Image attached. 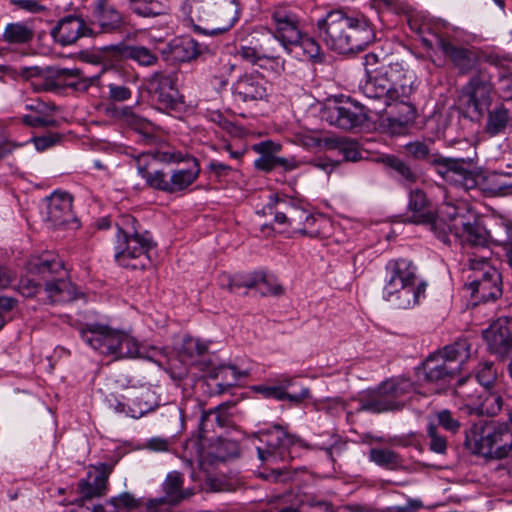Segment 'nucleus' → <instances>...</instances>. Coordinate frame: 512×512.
I'll return each mask as SVG.
<instances>
[{"mask_svg":"<svg viewBox=\"0 0 512 512\" xmlns=\"http://www.w3.org/2000/svg\"><path fill=\"white\" fill-rule=\"evenodd\" d=\"M370 115L361 104L332 105L322 111L323 119L330 125L344 130L362 127L370 119Z\"/></svg>","mask_w":512,"mask_h":512,"instance_id":"obj_19","label":"nucleus"},{"mask_svg":"<svg viewBox=\"0 0 512 512\" xmlns=\"http://www.w3.org/2000/svg\"><path fill=\"white\" fill-rule=\"evenodd\" d=\"M111 472L112 467L105 463L94 467L93 471L89 472V478L93 477V479L91 481L81 480L79 482V489L83 497L91 499L103 495Z\"/></svg>","mask_w":512,"mask_h":512,"instance_id":"obj_31","label":"nucleus"},{"mask_svg":"<svg viewBox=\"0 0 512 512\" xmlns=\"http://www.w3.org/2000/svg\"><path fill=\"white\" fill-rule=\"evenodd\" d=\"M34 38V28L28 22L8 23L3 31L2 40L11 45H23Z\"/></svg>","mask_w":512,"mask_h":512,"instance_id":"obj_37","label":"nucleus"},{"mask_svg":"<svg viewBox=\"0 0 512 512\" xmlns=\"http://www.w3.org/2000/svg\"><path fill=\"white\" fill-rule=\"evenodd\" d=\"M133 3L132 10L143 17H155L162 14V6L154 0H129Z\"/></svg>","mask_w":512,"mask_h":512,"instance_id":"obj_54","label":"nucleus"},{"mask_svg":"<svg viewBox=\"0 0 512 512\" xmlns=\"http://www.w3.org/2000/svg\"><path fill=\"white\" fill-rule=\"evenodd\" d=\"M461 92L467 98V108L483 117L493 101L492 76L485 69H478L462 87Z\"/></svg>","mask_w":512,"mask_h":512,"instance_id":"obj_15","label":"nucleus"},{"mask_svg":"<svg viewBox=\"0 0 512 512\" xmlns=\"http://www.w3.org/2000/svg\"><path fill=\"white\" fill-rule=\"evenodd\" d=\"M248 280L253 282L250 288H255L262 296H277L283 293V287L262 271L249 273Z\"/></svg>","mask_w":512,"mask_h":512,"instance_id":"obj_48","label":"nucleus"},{"mask_svg":"<svg viewBox=\"0 0 512 512\" xmlns=\"http://www.w3.org/2000/svg\"><path fill=\"white\" fill-rule=\"evenodd\" d=\"M384 76L388 77L389 92L387 93V107L401 105L404 107L405 118L411 119L415 115V107L410 102V96L414 92L412 76L402 63H389L384 68Z\"/></svg>","mask_w":512,"mask_h":512,"instance_id":"obj_11","label":"nucleus"},{"mask_svg":"<svg viewBox=\"0 0 512 512\" xmlns=\"http://www.w3.org/2000/svg\"><path fill=\"white\" fill-rule=\"evenodd\" d=\"M413 390V383L407 378H391L382 382L377 388L368 390L356 399L357 413L369 412L379 414L400 410L404 402L401 398Z\"/></svg>","mask_w":512,"mask_h":512,"instance_id":"obj_9","label":"nucleus"},{"mask_svg":"<svg viewBox=\"0 0 512 512\" xmlns=\"http://www.w3.org/2000/svg\"><path fill=\"white\" fill-rule=\"evenodd\" d=\"M110 49L115 55L122 59H130L140 66H153L158 61V56L154 50L140 45H112Z\"/></svg>","mask_w":512,"mask_h":512,"instance_id":"obj_33","label":"nucleus"},{"mask_svg":"<svg viewBox=\"0 0 512 512\" xmlns=\"http://www.w3.org/2000/svg\"><path fill=\"white\" fill-rule=\"evenodd\" d=\"M266 208L274 214V221L279 225L289 227L293 232L301 235L316 234V230L302 228L304 221H314V215L305 210L301 203L285 194H271Z\"/></svg>","mask_w":512,"mask_h":512,"instance_id":"obj_10","label":"nucleus"},{"mask_svg":"<svg viewBox=\"0 0 512 512\" xmlns=\"http://www.w3.org/2000/svg\"><path fill=\"white\" fill-rule=\"evenodd\" d=\"M235 66L231 55L222 54L213 60L210 70L213 78L218 81L221 87H224L228 84L229 77L233 73Z\"/></svg>","mask_w":512,"mask_h":512,"instance_id":"obj_47","label":"nucleus"},{"mask_svg":"<svg viewBox=\"0 0 512 512\" xmlns=\"http://www.w3.org/2000/svg\"><path fill=\"white\" fill-rule=\"evenodd\" d=\"M31 275L44 281L43 291L49 303H68L78 298L76 286L67 277L62 260L46 255L29 261Z\"/></svg>","mask_w":512,"mask_h":512,"instance_id":"obj_8","label":"nucleus"},{"mask_svg":"<svg viewBox=\"0 0 512 512\" xmlns=\"http://www.w3.org/2000/svg\"><path fill=\"white\" fill-rule=\"evenodd\" d=\"M155 407L154 395L150 390L138 391L128 398L127 416L138 419L154 410Z\"/></svg>","mask_w":512,"mask_h":512,"instance_id":"obj_38","label":"nucleus"},{"mask_svg":"<svg viewBox=\"0 0 512 512\" xmlns=\"http://www.w3.org/2000/svg\"><path fill=\"white\" fill-rule=\"evenodd\" d=\"M81 338L94 350L113 359L142 357L138 342L126 332L99 323L82 325Z\"/></svg>","mask_w":512,"mask_h":512,"instance_id":"obj_7","label":"nucleus"},{"mask_svg":"<svg viewBox=\"0 0 512 512\" xmlns=\"http://www.w3.org/2000/svg\"><path fill=\"white\" fill-rule=\"evenodd\" d=\"M194 31L204 35L227 32L238 21L239 0H185Z\"/></svg>","mask_w":512,"mask_h":512,"instance_id":"obj_3","label":"nucleus"},{"mask_svg":"<svg viewBox=\"0 0 512 512\" xmlns=\"http://www.w3.org/2000/svg\"><path fill=\"white\" fill-rule=\"evenodd\" d=\"M16 304L17 301L14 298L0 296V330L4 327L8 314Z\"/></svg>","mask_w":512,"mask_h":512,"instance_id":"obj_64","label":"nucleus"},{"mask_svg":"<svg viewBox=\"0 0 512 512\" xmlns=\"http://www.w3.org/2000/svg\"><path fill=\"white\" fill-rule=\"evenodd\" d=\"M251 42L256 47L258 54L263 60H275L279 57V47L282 45L274 34L252 37Z\"/></svg>","mask_w":512,"mask_h":512,"instance_id":"obj_49","label":"nucleus"},{"mask_svg":"<svg viewBox=\"0 0 512 512\" xmlns=\"http://www.w3.org/2000/svg\"><path fill=\"white\" fill-rule=\"evenodd\" d=\"M23 122L31 127H56L58 122L53 118L45 116V114L25 115Z\"/></svg>","mask_w":512,"mask_h":512,"instance_id":"obj_61","label":"nucleus"},{"mask_svg":"<svg viewBox=\"0 0 512 512\" xmlns=\"http://www.w3.org/2000/svg\"><path fill=\"white\" fill-rule=\"evenodd\" d=\"M324 146L328 149L338 150L346 161L356 162L362 157L358 142L348 137L325 138Z\"/></svg>","mask_w":512,"mask_h":512,"instance_id":"obj_40","label":"nucleus"},{"mask_svg":"<svg viewBox=\"0 0 512 512\" xmlns=\"http://www.w3.org/2000/svg\"><path fill=\"white\" fill-rule=\"evenodd\" d=\"M464 445L473 454L502 459L512 451V431L505 424L480 420L465 431Z\"/></svg>","mask_w":512,"mask_h":512,"instance_id":"obj_5","label":"nucleus"},{"mask_svg":"<svg viewBox=\"0 0 512 512\" xmlns=\"http://www.w3.org/2000/svg\"><path fill=\"white\" fill-rule=\"evenodd\" d=\"M427 436L429 438V450L433 453L445 455L448 449L447 439L438 431V427L434 423L427 426Z\"/></svg>","mask_w":512,"mask_h":512,"instance_id":"obj_53","label":"nucleus"},{"mask_svg":"<svg viewBox=\"0 0 512 512\" xmlns=\"http://www.w3.org/2000/svg\"><path fill=\"white\" fill-rule=\"evenodd\" d=\"M492 353L505 355L512 349V317L499 318L483 332Z\"/></svg>","mask_w":512,"mask_h":512,"instance_id":"obj_27","label":"nucleus"},{"mask_svg":"<svg viewBox=\"0 0 512 512\" xmlns=\"http://www.w3.org/2000/svg\"><path fill=\"white\" fill-rule=\"evenodd\" d=\"M475 382L474 378L471 376L461 377L457 380L455 385V392L458 396L467 399V400H473L474 398H478L481 402L482 397L481 395L477 396L475 393H473L468 386L473 385Z\"/></svg>","mask_w":512,"mask_h":512,"instance_id":"obj_57","label":"nucleus"},{"mask_svg":"<svg viewBox=\"0 0 512 512\" xmlns=\"http://www.w3.org/2000/svg\"><path fill=\"white\" fill-rule=\"evenodd\" d=\"M19 292L27 298L36 296L42 291V285L32 278H22L18 285Z\"/></svg>","mask_w":512,"mask_h":512,"instance_id":"obj_60","label":"nucleus"},{"mask_svg":"<svg viewBox=\"0 0 512 512\" xmlns=\"http://www.w3.org/2000/svg\"><path fill=\"white\" fill-rule=\"evenodd\" d=\"M142 505V500L137 499L131 493L124 492L117 497H113L108 501L107 512H118L120 508L128 511L135 510Z\"/></svg>","mask_w":512,"mask_h":512,"instance_id":"obj_52","label":"nucleus"},{"mask_svg":"<svg viewBox=\"0 0 512 512\" xmlns=\"http://www.w3.org/2000/svg\"><path fill=\"white\" fill-rule=\"evenodd\" d=\"M472 170L477 175V185L480 189L490 196H504L512 189V182L507 179L512 178L510 172H497L493 171L487 175L481 176L472 162Z\"/></svg>","mask_w":512,"mask_h":512,"instance_id":"obj_30","label":"nucleus"},{"mask_svg":"<svg viewBox=\"0 0 512 512\" xmlns=\"http://www.w3.org/2000/svg\"><path fill=\"white\" fill-rule=\"evenodd\" d=\"M436 355L442 356L452 365H459L462 368L463 363L470 357V344L466 339H459L451 345H447Z\"/></svg>","mask_w":512,"mask_h":512,"instance_id":"obj_46","label":"nucleus"},{"mask_svg":"<svg viewBox=\"0 0 512 512\" xmlns=\"http://www.w3.org/2000/svg\"><path fill=\"white\" fill-rule=\"evenodd\" d=\"M438 425H440L446 431L455 434L459 431L461 424L457 418H455L452 413L447 410H441L436 413Z\"/></svg>","mask_w":512,"mask_h":512,"instance_id":"obj_56","label":"nucleus"},{"mask_svg":"<svg viewBox=\"0 0 512 512\" xmlns=\"http://www.w3.org/2000/svg\"><path fill=\"white\" fill-rule=\"evenodd\" d=\"M318 36L331 49L348 54L365 49L375 37L364 15L349 16L343 10H331L316 24Z\"/></svg>","mask_w":512,"mask_h":512,"instance_id":"obj_1","label":"nucleus"},{"mask_svg":"<svg viewBox=\"0 0 512 512\" xmlns=\"http://www.w3.org/2000/svg\"><path fill=\"white\" fill-rule=\"evenodd\" d=\"M256 450L262 462L276 464L284 461L289 455V448L295 444L296 437L289 434L282 426L275 425L271 429L262 430L257 436Z\"/></svg>","mask_w":512,"mask_h":512,"instance_id":"obj_12","label":"nucleus"},{"mask_svg":"<svg viewBox=\"0 0 512 512\" xmlns=\"http://www.w3.org/2000/svg\"><path fill=\"white\" fill-rule=\"evenodd\" d=\"M406 222L429 226L430 230L443 243H449V236L445 232V221L436 219L435 210L424 191L412 190L409 194L408 215Z\"/></svg>","mask_w":512,"mask_h":512,"instance_id":"obj_14","label":"nucleus"},{"mask_svg":"<svg viewBox=\"0 0 512 512\" xmlns=\"http://www.w3.org/2000/svg\"><path fill=\"white\" fill-rule=\"evenodd\" d=\"M211 416H214L215 417V421L217 422L218 426L220 427H224L227 425V417L226 416H223L220 412V408H217L215 410H211V411H208V412H203L202 413V416H201V421H200V424H199V429L201 432H206L207 431V423L210 419Z\"/></svg>","mask_w":512,"mask_h":512,"instance_id":"obj_62","label":"nucleus"},{"mask_svg":"<svg viewBox=\"0 0 512 512\" xmlns=\"http://www.w3.org/2000/svg\"><path fill=\"white\" fill-rule=\"evenodd\" d=\"M237 54L244 61L252 65H257L261 60H263V58L260 57V54H258V51L251 40L247 44L240 45L239 49L237 50Z\"/></svg>","mask_w":512,"mask_h":512,"instance_id":"obj_58","label":"nucleus"},{"mask_svg":"<svg viewBox=\"0 0 512 512\" xmlns=\"http://www.w3.org/2000/svg\"><path fill=\"white\" fill-rule=\"evenodd\" d=\"M184 477L178 471L168 473L162 484L164 496L149 499L146 502L147 512H159L161 507L169 505L174 506L189 498L193 492L190 489L183 488Z\"/></svg>","mask_w":512,"mask_h":512,"instance_id":"obj_21","label":"nucleus"},{"mask_svg":"<svg viewBox=\"0 0 512 512\" xmlns=\"http://www.w3.org/2000/svg\"><path fill=\"white\" fill-rule=\"evenodd\" d=\"M252 285L253 282L248 280V274L236 276L223 275L220 279V286L230 292H235L240 288H248Z\"/></svg>","mask_w":512,"mask_h":512,"instance_id":"obj_55","label":"nucleus"},{"mask_svg":"<svg viewBox=\"0 0 512 512\" xmlns=\"http://www.w3.org/2000/svg\"><path fill=\"white\" fill-rule=\"evenodd\" d=\"M382 163L390 169L394 178L403 185H412L419 179V174L407 162L394 155L382 157Z\"/></svg>","mask_w":512,"mask_h":512,"instance_id":"obj_36","label":"nucleus"},{"mask_svg":"<svg viewBox=\"0 0 512 512\" xmlns=\"http://www.w3.org/2000/svg\"><path fill=\"white\" fill-rule=\"evenodd\" d=\"M437 47L449 58L453 67L461 75H466L475 70L479 65V54L476 50L453 44L448 39L438 36Z\"/></svg>","mask_w":512,"mask_h":512,"instance_id":"obj_23","label":"nucleus"},{"mask_svg":"<svg viewBox=\"0 0 512 512\" xmlns=\"http://www.w3.org/2000/svg\"><path fill=\"white\" fill-rule=\"evenodd\" d=\"M280 148L279 144H275L272 141H265L255 145L254 150L261 154L254 162L255 167L264 172L276 169V153L280 151Z\"/></svg>","mask_w":512,"mask_h":512,"instance_id":"obj_45","label":"nucleus"},{"mask_svg":"<svg viewBox=\"0 0 512 512\" xmlns=\"http://www.w3.org/2000/svg\"><path fill=\"white\" fill-rule=\"evenodd\" d=\"M10 3L30 13H42L47 11V8L42 5L39 0H10Z\"/></svg>","mask_w":512,"mask_h":512,"instance_id":"obj_63","label":"nucleus"},{"mask_svg":"<svg viewBox=\"0 0 512 512\" xmlns=\"http://www.w3.org/2000/svg\"><path fill=\"white\" fill-rule=\"evenodd\" d=\"M473 211L469 209V207L461 202L458 204L446 203L441 210V217H436V219H443L445 221V232L449 236V243L451 244V234L456 230L454 225L456 226V219L463 216V218H467V215H471Z\"/></svg>","mask_w":512,"mask_h":512,"instance_id":"obj_43","label":"nucleus"},{"mask_svg":"<svg viewBox=\"0 0 512 512\" xmlns=\"http://www.w3.org/2000/svg\"><path fill=\"white\" fill-rule=\"evenodd\" d=\"M151 84L153 97L161 108L175 110L181 101L174 78L170 75L155 74Z\"/></svg>","mask_w":512,"mask_h":512,"instance_id":"obj_29","label":"nucleus"},{"mask_svg":"<svg viewBox=\"0 0 512 512\" xmlns=\"http://www.w3.org/2000/svg\"><path fill=\"white\" fill-rule=\"evenodd\" d=\"M256 390L263 394L266 398H273L279 401L288 400L289 402L299 405L304 400L311 397L310 390L307 387L301 389L299 393L290 394L285 391V386H259Z\"/></svg>","mask_w":512,"mask_h":512,"instance_id":"obj_42","label":"nucleus"},{"mask_svg":"<svg viewBox=\"0 0 512 512\" xmlns=\"http://www.w3.org/2000/svg\"><path fill=\"white\" fill-rule=\"evenodd\" d=\"M120 117L127 126L142 135L143 141L146 144H154L156 142V127L150 120L136 114L131 107L122 108Z\"/></svg>","mask_w":512,"mask_h":512,"instance_id":"obj_35","label":"nucleus"},{"mask_svg":"<svg viewBox=\"0 0 512 512\" xmlns=\"http://www.w3.org/2000/svg\"><path fill=\"white\" fill-rule=\"evenodd\" d=\"M275 26L274 35L283 46L297 44L301 40L300 19L297 13L289 6H275L271 12Z\"/></svg>","mask_w":512,"mask_h":512,"instance_id":"obj_20","label":"nucleus"},{"mask_svg":"<svg viewBox=\"0 0 512 512\" xmlns=\"http://www.w3.org/2000/svg\"><path fill=\"white\" fill-rule=\"evenodd\" d=\"M234 98L241 102L264 100L268 96V82L258 73L240 76L232 86Z\"/></svg>","mask_w":512,"mask_h":512,"instance_id":"obj_25","label":"nucleus"},{"mask_svg":"<svg viewBox=\"0 0 512 512\" xmlns=\"http://www.w3.org/2000/svg\"><path fill=\"white\" fill-rule=\"evenodd\" d=\"M369 459L389 470H396L402 466V459L398 453L385 448H372L369 451Z\"/></svg>","mask_w":512,"mask_h":512,"instance_id":"obj_51","label":"nucleus"},{"mask_svg":"<svg viewBox=\"0 0 512 512\" xmlns=\"http://www.w3.org/2000/svg\"><path fill=\"white\" fill-rule=\"evenodd\" d=\"M52 76L60 83L76 90H86L91 81L82 76L80 69L77 68H54Z\"/></svg>","mask_w":512,"mask_h":512,"instance_id":"obj_44","label":"nucleus"},{"mask_svg":"<svg viewBox=\"0 0 512 512\" xmlns=\"http://www.w3.org/2000/svg\"><path fill=\"white\" fill-rule=\"evenodd\" d=\"M296 45H300L305 54H307L312 59L320 58L321 56V48L320 45L308 35H304L301 32V40L297 42Z\"/></svg>","mask_w":512,"mask_h":512,"instance_id":"obj_59","label":"nucleus"},{"mask_svg":"<svg viewBox=\"0 0 512 512\" xmlns=\"http://www.w3.org/2000/svg\"><path fill=\"white\" fill-rule=\"evenodd\" d=\"M423 380L437 386L448 385L460 373L459 365H452L442 356L430 355L423 363Z\"/></svg>","mask_w":512,"mask_h":512,"instance_id":"obj_26","label":"nucleus"},{"mask_svg":"<svg viewBox=\"0 0 512 512\" xmlns=\"http://www.w3.org/2000/svg\"><path fill=\"white\" fill-rule=\"evenodd\" d=\"M149 159L172 163L184 161V157L180 153L156 152L152 154L147 152L140 154L135 159L138 173L146 180L147 185L155 190L169 193V176L162 170L149 172L147 169Z\"/></svg>","mask_w":512,"mask_h":512,"instance_id":"obj_17","label":"nucleus"},{"mask_svg":"<svg viewBox=\"0 0 512 512\" xmlns=\"http://www.w3.org/2000/svg\"><path fill=\"white\" fill-rule=\"evenodd\" d=\"M46 220L58 227L76 220L72 209V196L67 192L55 191L47 197Z\"/></svg>","mask_w":512,"mask_h":512,"instance_id":"obj_28","label":"nucleus"},{"mask_svg":"<svg viewBox=\"0 0 512 512\" xmlns=\"http://www.w3.org/2000/svg\"><path fill=\"white\" fill-rule=\"evenodd\" d=\"M427 283L418 280L417 267L409 259H391L385 266L383 298L399 309H409L425 296Z\"/></svg>","mask_w":512,"mask_h":512,"instance_id":"obj_2","label":"nucleus"},{"mask_svg":"<svg viewBox=\"0 0 512 512\" xmlns=\"http://www.w3.org/2000/svg\"><path fill=\"white\" fill-rule=\"evenodd\" d=\"M381 66L380 73L368 77L366 82L360 86V93L365 97L366 102L361 103L364 109L377 117L382 116L387 108V93L389 92L388 77L384 76V68Z\"/></svg>","mask_w":512,"mask_h":512,"instance_id":"obj_18","label":"nucleus"},{"mask_svg":"<svg viewBox=\"0 0 512 512\" xmlns=\"http://www.w3.org/2000/svg\"><path fill=\"white\" fill-rule=\"evenodd\" d=\"M246 373H239L234 366L220 365L212 367L207 371L206 376L210 379H221V382L217 383L218 393L222 394L229 388L235 386L238 380L242 376H246Z\"/></svg>","mask_w":512,"mask_h":512,"instance_id":"obj_39","label":"nucleus"},{"mask_svg":"<svg viewBox=\"0 0 512 512\" xmlns=\"http://www.w3.org/2000/svg\"><path fill=\"white\" fill-rule=\"evenodd\" d=\"M193 167L189 169L173 170L169 175V193H176L189 187L200 172L198 161L192 158Z\"/></svg>","mask_w":512,"mask_h":512,"instance_id":"obj_41","label":"nucleus"},{"mask_svg":"<svg viewBox=\"0 0 512 512\" xmlns=\"http://www.w3.org/2000/svg\"><path fill=\"white\" fill-rule=\"evenodd\" d=\"M93 15L103 32H115L123 25L121 14L107 0H97Z\"/></svg>","mask_w":512,"mask_h":512,"instance_id":"obj_34","label":"nucleus"},{"mask_svg":"<svg viewBox=\"0 0 512 512\" xmlns=\"http://www.w3.org/2000/svg\"><path fill=\"white\" fill-rule=\"evenodd\" d=\"M123 224L125 228H118L115 260L123 267L145 269L151 263L149 251L156 243L149 231L138 230L134 217H124Z\"/></svg>","mask_w":512,"mask_h":512,"instance_id":"obj_6","label":"nucleus"},{"mask_svg":"<svg viewBox=\"0 0 512 512\" xmlns=\"http://www.w3.org/2000/svg\"><path fill=\"white\" fill-rule=\"evenodd\" d=\"M470 269L474 271L473 280L469 284L473 296L483 302L501 296V274L489 264L486 257L470 259Z\"/></svg>","mask_w":512,"mask_h":512,"instance_id":"obj_13","label":"nucleus"},{"mask_svg":"<svg viewBox=\"0 0 512 512\" xmlns=\"http://www.w3.org/2000/svg\"><path fill=\"white\" fill-rule=\"evenodd\" d=\"M92 33L93 30L85 20L76 14L61 18L50 32L54 41L61 46L75 44L80 38L91 36Z\"/></svg>","mask_w":512,"mask_h":512,"instance_id":"obj_24","label":"nucleus"},{"mask_svg":"<svg viewBox=\"0 0 512 512\" xmlns=\"http://www.w3.org/2000/svg\"><path fill=\"white\" fill-rule=\"evenodd\" d=\"M509 121V110L503 105H499L493 110L488 111L485 130L489 135L495 136L505 130Z\"/></svg>","mask_w":512,"mask_h":512,"instance_id":"obj_50","label":"nucleus"},{"mask_svg":"<svg viewBox=\"0 0 512 512\" xmlns=\"http://www.w3.org/2000/svg\"><path fill=\"white\" fill-rule=\"evenodd\" d=\"M408 156L429 163L450 185L465 191L477 185V175L472 170V159L443 157L432 152L429 145L421 141L409 142L404 146Z\"/></svg>","mask_w":512,"mask_h":512,"instance_id":"obj_4","label":"nucleus"},{"mask_svg":"<svg viewBox=\"0 0 512 512\" xmlns=\"http://www.w3.org/2000/svg\"><path fill=\"white\" fill-rule=\"evenodd\" d=\"M454 227L456 230L451 236L463 246L486 248L493 241L483 220L475 212L467 215V218L462 216L456 219Z\"/></svg>","mask_w":512,"mask_h":512,"instance_id":"obj_16","label":"nucleus"},{"mask_svg":"<svg viewBox=\"0 0 512 512\" xmlns=\"http://www.w3.org/2000/svg\"><path fill=\"white\" fill-rule=\"evenodd\" d=\"M200 53L198 43L189 37L173 40L165 49L163 55L173 62H189Z\"/></svg>","mask_w":512,"mask_h":512,"instance_id":"obj_32","label":"nucleus"},{"mask_svg":"<svg viewBox=\"0 0 512 512\" xmlns=\"http://www.w3.org/2000/svg\"><path fill=\"white\" fill-rule=\"evenodd\" d=\"M497 377L498 372L493 362L485 361L479 364L474 380L486 390L483 401L479 402L481 413L495 415L501 410L503 403L501 396L490 392Z\"/></svg>","mask_w":512,"mask_h":512,"instance_id":"obj_22","label":"nucleus"}]
</instances>
